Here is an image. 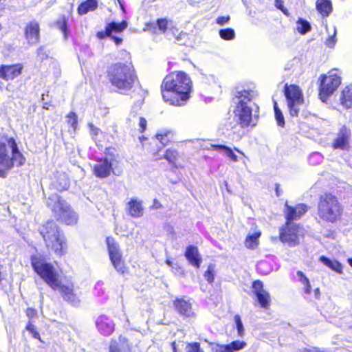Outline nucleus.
Wrapping results in <instances>:
<instances>
[{"label":"nucleus","mask_w":352,"mask_h":352,"mask_svg":"<svg viewBox=\"0 0 352 352\" xmlns=\"http://www.w3.org/2000/svg\"><path fill=\"white\" fill-rule=\"evenodd\" d=\"M191 91V80L184 72H172L167 75L161 86L163 100L174 106L184 105L190 97Z\"/></svg>","instance_id":"f257e3e1"},{"label":"nucleus","mask_w":352,"mask_h":352,"mask_svg":"<svg viewBox=\"0 0 352 352\" xmlns=\"http://www.w3.org/2000/svg\"><path fill=\"white\" fill-rule=\"evenodd\" d=\"M258 96L257 91L252 89L236 87L234 92L233 102L236 105L234 114L241 127L248 126L254 118L258 117V106L254 102Z\"/></svg>","instance_id":"f03ea898"},{"label":"nucleus","mask_w":352,"mask_h":352,"mask_svg":"<svg viewBox=\"0 0 352 352\" xmlns=\"http://www.w3.org/2000/svg\"><path fill=\"white\" fill-rule=\"evenodd\" d=\"M121 56L126 59V63H118L110 66L108 78L112 86L116 88V91L124 94L133 87L137 77L131 61L130 54L122 50Z\"/></svg>","instance_id":"7ed1b4c3"},{"label":"nucleus","mask_w":352,"mask_h":352,"mask_svg":"<svg viewBox=\"0 0 352 352\" xmlns=\"http://www.w3.org/2000/svg\"><path fill=\"white\" fill-rule=\"evenodd\" d=\"M39 232L48 249L52 250L59 256L65 254L66 249L65 236L55 222L47 221L39 228Z\"/></svg>","instance_id":"20e7f679"},{"label":"nucleus","mask_w":352,"mask_h":352,"mask_svg":"<svg viewBox=\"0 0 352 352\" xmlns=\"http://www.w3.org/2000/svg\"><path fill=\"white\" fill-rule=\"evenodd\" d=\"M343 208L338 198L331 193L320 197L318 216L322 221L331 223L336 222L342 216Z\"/></svg>","instance_id":"39448f33"},{"label":"nucleus","mask_w":352,"mask_h":352,"mask_svg":"<svg viewBox=\"0 0 352 352\" xmlns=\"http://www.w3.org/2000/svg\"><path fill=\"white\" fill-rule=\"evenodd\" d=\"M46 203L58 220L67 225H74L77 223V214L58 194H52L47 198Z\"/></svg>","instance_id":"423d86ee"},{"label":"nucleus","mask_w":352,"mask_h":352,"mask_svg":"<svg viewBox=\"0 0 352 352\" xmlns=\"http://www.w3.org/2000/svg\"><path fill=\"white\" fill-rule=\"evenodd\" d=\"M31 263L34 270L46 284L52 289L57 288L59 275L52 264L37 256H32Z\"/></svg>","instance_id":"0eeeda50"},{"label":"nucleus","mask_w":352,"mask_h":352,"mask_svg":"<svg viewBox=\"0 0 352 352\" xmlns=\"http://www.w3.org/2000/svg\"><path fill=\"white\" fill-rule=\"evenodd\" d=\"M284 93L287 102L290 116L297 117L300 109L299 107L302 104L304 101L301 91L296 85H285Z\"/></svg>","instance_id":"6e6552de"},{"label":"nucleus","mask_w":352,"mask_h":352,"mask_svg":"<svg viewBox=\"0 0 352 352\" xmlns=\"http://www.w3.org/2000/svg\"><path fill=\"white\" fill-rule=\"evenodd\" d=\"M340 83V77L333 71L330 72L329 75H322L319 89L320 100L325 102L328 97L337 89Z\"/></svg>","instance_id":"1a4fd4ad"},{"label":"nucleus","mask_w":352,"mask_h":352,"mask_svg":"<svg viewBox=\"0 0 352 352\" xmlns=\"http://www.w3.org/2000/svg\"><path fill=\"white\" fill-rule=\"evenodd\" d=\"M109 258L114 268L120 273L124 272V264L118 243L112 237L107 238Z\"/></svg>","instance_id":"9d476101"},{"label":"nucleus","mask_w":352,"mask_h":352,"mask_svg":"<svg viewBox=\"0 0 352 352\" xmlns=\"http://www.w3.org/2000/svg\"><path fill=\"white\" fill-rule=\"evenodd\" d=\"M301 232V228L297 224L285 223V226L280 230V239L290 246H295L299 243Z\"/></svg>","instance_id":"9b49d317"},{"label":"nucleus","mask_w":352,"mask_h":352,"mask_svg":"<svg viewBox=\"0 0 352 352\" xmlns=\"http://www.w3.org/2000/svg\"><path fill=\"white\" fill-rule=\"evenodd\" d=\"M54 291H58L63 299L71 303L74 306H78L80 304L79 296L74 291L73 283H67L66 285L62 284L59 280L58 282V287L56 289H52Z\"/></svg>","instance_id":"f8f14e48"},{"label":"nucleus","mask_w":352,"mask_h":352,"mask_svg":"<svg viewBox=\"0 0 352 352\" xmlns=\"http://www.w3.org/2000/svg\"><path fill=\"white\" fill-rule=\"evenodd\" d=\"M9 138L0 140V177H6L7 172L10 170L11 161L9 160Z\"/></svg>","instance_id":"ddd939ff"},{"label":"nucleus","mask_w":352,"mask_h":352,"mask_svg":"<svg viewBox=\"0 0 352 352\" xmlns=\"http://www.w3.org/2000/svg\"><path fill=\"white\" fill-rule=\"evenodd\" d=\"M307 206L304 204H300L296 206H289L287 202L285 204V217L287 225L294 224V221L299 219L307 211Z\"/></svg>","instance_id":"4468645a"},{"label":"nucleus","mask_w":352,"mask_h":352,"mask_svg":"<svg viewBox=\"0 0 352 352\" xmlns=\"http://www.w3.org/2000/svg\"><path fill=\"white\" fill-rule=\"evenodd\" d=\"M153 0H144L142 1V16L144 19V26L142 29L144 32H154V23L152 19L153 13Z\"/></svg>","instance_id":"2eb2a0df"},{"label":"nucleus","mask_w":352,"mask_h":352,"mask_svg":"<svg viewBox=\"0 0 352 352\" xmlns=\"http://www.w3.org/2000/svg\"><path fill=\"white\" fill-rule=\"evenodd\" d=\"M156 26L159 31L164 34L168 40H172L178 33V29L176 28L174 22L167 18L158 19L155 21Z\"/></svg>","instance_id":"dca6fc26"},{"label":"nucleus","mask_w":352,"mask_h":352,"mask_svg":"<svg viewBox=\"0 0 352 352\" xmlns=\"http://www.w3.org/2000/svg\"><path fill=\"white\" fill-rule=\"evenodd\" d=\"M351 135V130L345 126H342L332 144L333 148L334 149L348 150Z\"/></svg>","instance_id":"f3484780"},{"label":"nucleus","mask_w":352,"mask_h":352,"mask_svg":"<svg viewBox=\"0 0 352 352\" xmlns=\"http://www.w3.org/2000/svg\"><path fill=\"white\" fill-rule=\"evenodd\" d=\"M23 65L21 63L0 65V78L4 80H12L22 73Z\"/></svg>","instance_id":"a211bd4d"},{"label":"nucleus","mask_w":352,"mask_h":352,"mask_svg":"<svg viewBox=\"0 0 352 352\" xmlns=\"http://www.w3.org/2000/svg\"><path fill=\"white\" fill-rule=\"evenodd\" d=\"M252 290L257 300L263 308H267L270 302V294L263 289V283L262 281L257 280L252 283Z\"/></svg>","instance_id":"6ab92c4d"},{"label":"nucleus","mask_w":352,"mask_h":352,"mask_svg":"<svg viewBox=\"0 0 352 352\" xmlns=\"http://www.w3.org/2000/svg\"><path fill=\"white\" fill-rule=\"evenodd\" d=\"M25 38L30 45L36 44L39 41L40 26L36 20L28 23L25 27Z\"/></svg>","instance_id":"aec40b11"},{"label":"nucleus","mask_w":352,"mask_h":352,"mask_svg":"<svg viewBox=\"0 0 352 352\" xmlns=\"http://www.w3.org/2000/svg\"><path fill=\"white\" fill-rule=\"evenodd\" d=\"M10 153L12 156L9 155V160L11 161L10 169L14 166H20L24 164L25 158L23 154L19 151L18 146L15 140L10 138L8 140Z\"/></svg>","instance_id":"412c9836"},{"label":"nucleus","mask_w":352,"mask_h":352,"mask_svg":"<svg viewBox=\"0 0 352 352\" xmlns=\"http://www.w3.org/2000/svg\"><path fill=\"white\" fill-rule=\"evenodd\" d=\"M112 170V164L107 158L97 160L94 166V175L99 178L107 177Z\"/></svg>","instance_id":"4be33fe9"},{"label":"nucleus","mask_w":352,"mask_h":352,"mask_svg":"<svg viewBox=\"0 0 352 352\" xmlns=\"http://www.w3.org/2000/svg\"><path fill=\"white\" fill-rule=\"evenodd\" d=\"M179 157V151L177 149L173 148H167L162 155L160 153L159 151L155 152V160L162 158L165 159L173 168H179L182 167L181 164H177V161Z\"/></svg>","instance_id":"5701e85b"},{"label":"nucleus","mask_w":352,"mask_h":352,"mask_svg":"<svg viewBox=\"0 0 352 352\" xmlns=\"http://www.w3.org/2000/svg\"><path fill=\"white\" fill-rule=\"evenodd\" d=\"M246 346L244 341L235 340L228 344H215L212 346L213 352H234L243 349Z\"/></svg>","instance_id":"b1692460"},{"label":"nucleus","mask_w":352,"mask_h":352,"mask_svg":"<svg viewBox=\"0 0 352 352\" xmlns=\"http://www.w3.org/2000/svg\"><path fill=\"white\" fill-rule=\"evenodd\" d=\"M96 324L98 330L104 336H109L114 330V323L110 318L104 316H99Z\"/></svg>","instance_id":"393cba45"},{"label":"nucleus","mask_w":352,"mask_h":352,"mask_svg":"<svg viewBox=\"0 0 352 352\" xmlns=\"http://www.w3.org/2000/svg\"><path fill=\"white\" fill-rule=\"evenodd\" d=\"M175 307L179 314L184 316L188 318H192L195 316L192 305L188 300H186L183 298L177 299L175 301Z\"/></svg>","instance_id":"a878e982"},{"label":"nucleus","mask_w":352,"mask_h":352,"mask_svg":"<svg viewBox=\"0 0 352 352\" xmlns=\"http://www.w3.org/2000/svg\"><path fill=\"white\" fill-rule=\"evenodd\" d=\"M185 256L192 265L197 268L200 267L202 258L196 246H188L185 252Z\"/></svg>","instance_id":"bb28decb"},{"label":"nucleus","mask_w":352,"mask_h":352,"mask_svg":"<svg viewBox=\"0 0 352 352\" xmlns=\"http://www.w3.org/2000/svg\"><path fill=\"white\" fill-rule=\"evenodd\" d=\"M126 209L129 214L133 217H139L143 214L142 202L138 198H131L127 204Z\"/></svg>","instance_id":"cd10ccee"},{"label":"nucleus","mask_w":352,"mask_h":352,"mask_svg":"<svg viewBox=\"0 0 352 352\" xmlns=\"http://www.w3.org/2000/svg\"><path fill=\"white\" fill-rule=\"evenodd\" d=\"M317 11L323 16L327 17L333 11L331 0H317L316 3Z\"/></svg>","instance_id":"c85d7f7f"},{"label":"nucleus","mask_w":352,"mask_h":352,"mask_svg":"<svg viewBox=\"0 0 352 352\" xmlns=\"http://www.w3.org/2000/svg\"><path fill=\"white\" fill-rule=\"evenodd\" d=\"M174 138L173 131L168 129H161L155 134V139L160 142L162 146H166Z\"/></svg>","instance_id":"c756f323"},{"label":"nucleus","mask_w":352,"mask_h":352,"mask_svg":"<svg viewBox=\"0 0 352 352\" xmlns=\"http://www.w3.org/2000/svg\"><path fill=\"white\" fill-rule=\"evenodd\" d=\"M340 104L345 108L352 107V86H346L341 92L340 96Z\"/></svg>","instance_id":"7c9ffc66"},{"label":"nucleus","mask_w":352,"mask_h":352,"mask_svg":"<svg viewBox=\"0 0 352 352\" xmlns=\"http://www.w3.org/2000/svg\"><path fill=\"white\" fill-rule=\"evenodd\" d=\"M53 185L59 191L67 190L69 186V181L67 175L63 173H58Z\"/></svg>","instance_id":"2f4dec72"},{"label":"nucleus","mask_w":352,"mask_h":352,"mask_svg":"<svg viewBox=\"0 0 352 352\" xmlns=\"http://www.w3.org/2000/svg\"><path fill=\"white\" fill-rule=\"evenodd\" d=\"M98 7V2L96 0H87L80 3L78 8V12L80 15L87 14L90 11H94Z\"/></svg>","instance_id":"473e14b6"},{"label":"nucleus","mask_w":352,"mask_h":352,"mask_svg":"<svg viewBox=\"0 0 352 352\" xmlns=\"http://www.w3.org/2000/svg\"><path fill=\"white\" fill-rule=\"evenodd\" d=\"M320 261L337 273H342V265L336 260L329 258L324 256H321Z\"/></svg>","instance_id":"72a5a7b5"},{"label":"nucleus","mask_w":352,"mask_h":352,"mask_svg":"<svg viewBox=\"0 0 352 352\" xmlns=\"http://www.w3.org/2000/svg\"><path fill=\"white\" fill-rule=\"evenodd\" d=\"M211 146L214 148V150L223 152L225 155L230 157V160H232L233 162L238 161L236 155L234 154L231 148L222 144H212Z\"/></svg>","instance_id":"f704fd0d"},{"label":"nucleus","mask_w":352,"mask_h":352,"mask_svg":"<svg viewBox=\"0 0 352 352\" xmlns=\"http://www.w3.org/2000/svg\"><path fill=\"white\" fill-rule=\"evenodd\" d=\"M128 25L126 21H122L121 23L111 22L107 24L108 31L111 32V36L113 33H120L123 32Z\"/></svg>","instance_id":"c9c22d12"},{"label":"nucleus","mask_w":352,"mask_h":352,"mask_svg":"<svg viewBox=\"0 0 352 352\" xmlns=\"http://www.w3.org/2000/svg\"><path fill=\"white\" fill-rule=\"evenodd\" d=\"M297 31L304 35L311 31V26L309 22L302 18H299L296 22Z\"/></svg>","instance_id":"e433bc0d"},{"label":"nucleus","mask_w":352,"mask_h":352,"mask_svg":"<svg viewBox=\"0 0 352 352\" xmlns=\"http://www.w3.org/2000/svg\"><path fill=\"white\" fill-rule=\"evenodd\" d=\"M219 36L226 41L233 40L235 38V32L231 28H223L219 31Z\"/></svg>","instance_id":"4c0bfd02"},{"label":"nucleus","mask_w":352,"mask_h":352,"mask_svg":"<svg viewBox=\"0 0 352 352\" xmlns=\"http://www.w3.org/2000/svg\"><path fill=\"white\" fill-rule=\"evenodd\" d=\"M261 235L260 232H255L247 236L245 244L248 248H254L258 243V239Z\"/></svg>","instance_id":"58836bf2"},{"label":"nucleus","mask_w":352,"mask_h":352,"mask_svg":"<svg viewBox=\"0 0 352 352\" xmlns=\"http://www.w3.org/2000/svg\"><path fill=\"white\" fill-rule=\"evenodd\" d=\"M234 320L236 324V329L239 336L243 337L244 334V327L239 315H235Z\"/></svg>","instance_id":"ea45409f"},{"label":"nucleus","mask_w":352,"mask_h":352,"mask_svg":"<svg viewBox=\"0 0 352 352\" xmlns=\"http://www.w3.org/2000/svg\"><path fill=\"white\" fill-rule=\"evenodd\" d=\"M204 278L208 283H212L214 279V270L212 265H209L204 273Z\"/></svg>","instance_id":"a19ab883"},{"label":"nucleus","mask_w":352,"mask_h":352,"mask_svg":"<svg viewBox=\"0 0 352 352\" xmlns=\"http://www.w3.org/2000/svg\"><path fill=\"white\" fill-rule=\"evenodd\" d=\"M176 43L181 45H187V39L188 38V35L187 33L181 32H178L175 36Z\"/></svg>","instance_id":"79ce46f5"},{"label":"nucleus","mask_w":352,"mask_h":352,"mask_svg":"<svg viewBox=\"0 0 352 352\" xmlns=\"http://www.w3.org/2000/svg\"><path fill=\"white\" fill-rule=\"evenodd\" d=\"M67 123L75 131L77 128V115L74 112H70L67 116Z\"/></svg>","instance_id":"37998d69"},{"label":"nucleus","mask_w":352,"mask_h":352,"mask_svg":"<svg viewBox=\"0 0 352 352\" xmlns=\"http://www.w3.org/2000/svg\"><path fill=\"white\" fill-rule=\"evenodd\" d=\"M336 27H333V34L332 35H329L328 38L326 40L325 44L327 47L330 48L334 47L336 43Z\"/></svg>","instance_id":"c03bdc74"},{"label":"nucleus","mask_w":352,"mask_h":352,"mask_svg":"<svg viewBox=\"0 0 352 352\" xmlns=\"http://www.w3.org/2000/svg\"><path fill=\"white\" fill-rule=\"evenodd\" d=\"M58 28L63 32L66 37L67 34V22L65 17L60 18L56 22Z\"/></svg>","instance_id":"a18cd8bd"},{"label":"nucleus","mask_w":352,"mask_h":352,"mask_svg":"<svg viewBox=\"0 0 352 352\" xmlns=\"http://www.w3.org/2000/svg\"><path fill=\"white\" fill-rule=\"evenodd\" d=\"M274 114L278 125L280 126H283L285 125V119L282 111L280 110H276L274 112Z\"/></svg>","instance_id":"49530a36"},{"label":"nucleus","mask_w":352,"mask_h":352,"mask_svg":"<svg viewBox=\"0 0 352 352\" xmlns=\"http://www.w3.org/2000/svg\"><path fill=\"white\" fill-rule=\"evenodd\" d=\"M188 352H204L198 342L190 343L187 345Z\"/></svg>","instance_id":"de8ad7c7"},{"label":"nucleus","mask_w":352,"mask_h":352,"mask_svg":"<svg viewBox=\"0 0 352 352\" xmlns=\"http://www.w3.org/2000/svg\"><path fill=\"white\" fill-rule=\"evenodd\" d=\"M322 160V155L319 153H314L310 155L309 160L310 164L315 165Z\"/></svg>","instance_id":"09e8293b"},{"label":"nucleus","mask_w":352,"mask_h":352,"mask_svg":"<svg viewBox=\"0 0 352 352\" xmlns=\"http://www.w3.org/2000/svg\"><path fill=\"white\" fill-rule=\"evenodd\" d=\"M26 329L28 331H29L32 333V336L34 338H36V339H39L40 338H39V333L36 331L35 327L33 324H32L31 322H29L28 324V325L26 326Z\"/></svg>","instance_id":"8fccbe9b"},{"label":"nucleus","mask_w":352,"mask_h":352,"mask_svg":"<svg viewBox=\"0 0 352 352\" xmlns=\"http://www.w3.org/2000/svg\"><path fill=\"white\" fill-rule=\"evenodd\" d=\"M296 274H297V276L298 277L299 282H300L302 285H307L308 283H309V279L305 276V275L304 274V273L302 272L298 271Z\"/></svg>","instance_id":"3c124183"},{"label":"nucleus","mask_w":352,"mask_h":352,"mask_svg":"<svg viewBox=\"0 0 352 352\" xmlns=\"http://www.w3.org/2000/svg\"><path fill=\"white\" fill-rule=\"evenodd\" d=\"M89 126L90 129L91 135L92 138L96 141V136L99 133H100V130L92 124H89Z\"/></svg>","instance_id":"603ef678"},{"label":"nucleus","mask_w":352,"mask_h":352,"mask_svg":"<svg viewBox=\"0 0 352 352\" xmlns=\"http://www.w3.org/2000/svg\"><path fill=\"white\" fill-rule=\"evenodd\" d=\"M138 120H139V131L140 132L142 133L145 131L146 128V120L142 118V117H140L138 118Z\"/></svg>","instance_id":"864d4df0"},{"label":"nucleus","mask_w":352,"mask_h":352,"mask_svg":"<svg viewBox=\"0 0 352 352\" xmlns=\"http://www.w3.org/2000/svg\"><path fill=\"white\" fill-rule=\"evenodd\" d=\"M275 6L276 8L281 10L285 14L288 15L287 10L284 8L283 0H275Z\"/></svg>","instance_id":"5fc2aeb1"},{"label":"nucleus","mask_w":352,"mask_h":352,"mask_svg":"<svg viewBox=\"0 0 352 352\" xmlns=\"http://www.w3.org/2000/svg\"><path fill=\"white\" fill-rule=\"evenodd\" d=\"M111 32L108 31V26L107 25L105 28V31H100L97 33V36L100 39H103L105 37H110Z\"/></svg>","instance_id":"6e6d98bb"},{"label":"nucleus","mask_w":352,"mask_h":352,"mask_svg":"<svg viewBox=\"0 0 352 352\" xmlns=\"http://www.w3.org/2000/svg\"><path fill=\"white\" fill-rule=\"evenodd\" d=\"M109 352H120L118 344L116 340H112L109 346Z\"/></svg>","instance_id":"4d7b16f0"},{"label":"nucleus","mask_w":352,"mask_h":352,"mask_svg":"<svg viewBox=\"0 0 352 352\" xmlns=\"http://www.w3.org/2000/svg\"><path fill=\"white\" fill-rule=\"evenodd\" d=\"M230 20V16H219L217 19L216 21H217V23L220 25H223L224 24H226V23H228Z\"/></svg>","instance_id":"13d9d810"},{"label":"nucleus","mask_w":352,"mask_h":352,"mask_svg":"<svg viewBox=\"0 0 352 352\" xmlns=\"http://www.w3.org/2000/svg\"><path fill=\"white\" fill-rule=\"evenodd\" d=\"M36 53L37 56L42 59H44L47 56L43 47H40L39 48H38Z\"/></svg>","instance_id":"bf43d9fd"},{"label":"nucleus","mask_w":352,"mask_h":352,"mask_svg":"<svg viewBox=\"0 0 352 352\" xmlns=\"http://www.w3.org/2000/svg\"><path fill=\"white\" fill-rule=\"evenodd\" d=\"M143 102H144L143 98L142 96H140L139 98L137 100V102L135 104V106L133 107V109H135V108L138 109L143 104Z\"/></svg>","instance_id":"052dcab7"},{"label":"nucleus","mask_w":352,"mask_h":352,"mask_svg":"<svg viewBox=\"0 0 352 352\" xmlns=\"http://www.w3.org/2000/svg\"><path fill=\"white\" fill-rule=\"evenodd\" d=\"M110 37L115 42V43L117 45H119L122 42V39L121 38H120V37H118V36H113V35L110 36Z\"/></svg>","instance_id":"680f3d73"},{"label":"nucleus","mask_w":352,"mask_h":352,"mask_svg":"<svg viewBox=\"0 0 352 352\" xmlns=\"http://www.w3.org/2000/svg\"><path fill=\"white\" fill-rule=\"evenodd\" d=\"M304 292L307 294H309L311 293V285L309 283H308L307 285H304Z\"/></svg>","instance_id":"e2e57ef3"},{"label":"nucleus","mask_w":352,"mask_h":352,"mask_svg":"<svg viewBox=\"0 0 352 352\" xmlns=\"http://www.w3.org/2000/svg\"><path fill=\"white\" fill-rule=\"evenodd\" d=\"M314 292H315V296H316V298H318L319 296H320V290H319V289L316 288Z\"/></svg>","instance_id":"0e129e2a"},{"label":"nucleus","mask_w":352,"mask_h":352,"mask_svg":"<svg viewBox=\"0 0 352 352\" xmlns=\"http://www.w3.org/2000/svg\"><path fill=\"white\" fill-rule=\"evenodd\" d=\"M274 112L276 111V110H280L278 107V104H277V102L276 101H274Z\"/></svg>","instance_id":"69168bd1"},{"label":"nucleus","mask_w":352,"mask_h":352,"mask_svg":"<svg viewBox=\"0 0 352 352\" xmlns=\"http://www.w3.org/2000/svg\"><path fill=\"white\" fill-rule=\"evenodd\" d=\"M161 206V204H160L159 201H157L156 199H155V209L160 208Z\"/></svg>","instance_id":"338daca9"},{"label":"nucleus","mask_w":352,"mask_h":352,"mask_svg":"<svg viewBox=\"0 0 352 352\" xmlns=\"http://www.w3.org/2000/svg\"><path fill=\"white\" fill-rule=\"evenodd\" d=\"M119 341H120V342H122V343H124V342L126 341V339H125V338H124V337H121V336H120V337L119 338Z\"/></svg>","instance_id":"774afa93"}]
</instances>
